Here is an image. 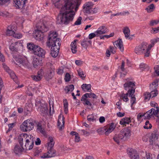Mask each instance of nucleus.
<instances>
[{
  "label": "nucleus",
  "mask_w": 159,
  "mask_h": 159,
  "mask_svg": "<svg viewBox=\"0 0 159 159\" xmlns=\"http://www.w3.org/2000/svg\"><path fill=\"white\" fill-rule=\"evenodd\" d=\"M55 5L57 7H59L58 6V3L61 5L63 3L65 4L64 6L61 7L60 13L57 18V23L68 24L70 21L73 20L74 16L75 14L73 10L75 8L76 11L77 6L73 0H53Z\"/></svg>",
  "instance_id": "obj_1"
},
{
  "label": "nucleus",
  "mask_w": 159,
  "mask_h": 159,
  "mask_svg": "<svg viewBox=\"0 0 159 159\" xmlns=\"http://www.w3.org/2000/svg\"><path fill=\"white\" fill-rule=\"evenodd\" d=\"M46 45L49 47L51 46V54L52 57H56L58 54L61 44V40L57 37L56 31H51L48 36Z\"/></svg>",
  "instance_id": "obj_2"
},
{
  "label": "nucleus",
  "mask_w": 159,
  "mask_h": 159,
  "mask_svg": "<svg viewBox=\"0 0 159 159\" xmlns=\"http://www.w3.org/2000/svg\"><path fill=\"white\" fill-rule=\"evenodd\" d=\"M50 25L48 22L44 21L43 23H39L36 25L37 30H34L33 35L37 40H42L43 38V32L48 30Z\"/></svg>",
  "instance_id": "obj_3"
},
{
  "label": "nucleus",
  "mask_w": 159,
  "mask_h": 159,
  "mask_svg": "<svg viewBox=\"0 0 159 159\" xmlns=\"http://www.w3.org/2000/svg\"><path fill=\"white\" fill-rule=\"evenodd\" d=\"M34 139L32 135L25 134L19 137V142L21 145H23V142H24V146H23L24 150H31L33 148Z\"/></svg>",
  "instance_id": "obj_4"
},
{
  "label": "nucleus",
  "mask_w": 159,
  "mask_h": 159,
  "mask_svg": "<svg viewBox=\"0 0 159 159\" xmlns=\"http://www.w3.org/2000/svg\"><path fill=\"white\" fill-rule=\"evenodd\" d=\"M152 45H148L147 43H143L135 48V52L138 55L144 54L145 57H149Z\"/></svg>",
  "instance_id": "obj_5"
},
{
  "label": "nucleus",
  "mask_w": 159,
  "mask_h": 159,
  "mask_svg": "<svg viewBox=\"0 0 159 159\" xmlns=\"http://www.w3.org/2000/svg\"><path fill=\"white\" fill-rule=\"evenodd\" d=\"M27 48L28 49L32 51L33 53L35 55L39 57H44L46 51L38 45H35L32 43H29L27 44Z\"/></svg>",
  "instance_id": "obj_6"
},
{
  "label": "nucleus",
  "mask_w": 159,
  "mask_h": 159,
  "mask_svg": "<svg viewBox=\"0 0 159 159\" xmlns=\"http://www.w3.org/2000/svg\"><path fill=\"white\" fill-rule=\"evenodd\" d=\"M130 133L131 131L129 129H123L119 134H115L113 139L117 144H119L123 140H126L127 137L130 136Z\"/></svg>",
  "instance_id": "obj_7"
},
{
  "label": "nucleus",
  "mask_w": 159,
  "mask_h": 159,
  "mask_svg": "<svg viewBox=\"0 0 159 159\" xmlns=\"http://www.w3.org/2000/svg\"><path fill=\"white\" fill-rule=\"evenodd\" d=\"M13 60L17 66L20 67L22 66L28 67L29 66V63L26 57L18 55L15 56L13 57Z\"/></svg>",
  "instance_id": "obj_8"
},
{
  "label": "nucleus",
  "mask_w": 159,
  "mask_h": 159,
  "mask_svg": "<svg viewBox=\"0 0 159 159\" xmlns=\"http://www.w3.org/2000/svg\"><path fill=\"white\" fill-rule=\"evenodd\" d=\"M34 124L32 119H27L24 121L20 125L21 130L24 132L30 131L33 129Z\"/></svg>",
  "instance_id": "obj_9"
},
{
  "label": "nucleus",
  "mask_w": 159,
  "mask_h": 159,
  "mask_svg": "<svg viewBox=\"0 0 159 159\" xmlns=\"http://www.w3.org/2000/svg\"><path fill=\"white\" fill-rule=\"evenodd\" d=\"M124 87L125 90H128V93L129 95L134 94L135 88L134 82L127 81L124 84Z\"/></svg>",
  "instance_id": "obj_10"
},
{
  "label": "nucleus",
  "mask_w": 159,
  "mask_h": 159,
  "mask_svg": "<svg viewBox=\"0 0 159 159\" xmlns=\"http://www.w3.org/2000/svg\"><path fill=\"white\" fill-rule=\"evenodd\" d=\"M158 113V107L157 109L152 108L144 114V117L145 119H149L151 118L154 117V116L158 117L157 116Z\"/></svg>",
  "instance_id": "obj_11"
},
{
  "label": "nucleus",
  "mask_w": 159,
  "mask_h": 159,
  "mask_svg": "<svg viewBox=\"0 0 159 159\" xmlns=\"http://www.w3.org/2000/svg\"><path fill=\"white\" fill-rule=\"evenodd\" d=\"M127 151L131 159H139V156L135 150L133 148H128Z\"/></svg>",
  "instance_id": "obj_12"
},
{
  "label": "nucleus",
  "mask_w": 159,
  "mask_h": 159,
  "mask_svg": "<svg viewBox=\"0 0 159 159\" xmlns=\"http://www.w3.org/2000/svg\"><path fill=\"white\" fill-rule=\"evenodd\" d=\"M22 48V44L21 43L16 42L11 44L10 46V49L12 51H17Z\"/></svg>",
  "instance_id": "obj_13"
},
{
  "label": "nucleus",
  "mask_w": 159,
  "mask_h": 159,
  "mask_svg": "<svg viewBox=\"0 0 159 159\" xmlns=\"http://www.w3.org/2000/svg\"><path fill=\"white\" fill-rule=\"evenodd\" d=\"M108 31V29L106 26L105 25H102L98 28V30L95 31V33L97 36H99L100 35L106 34Z\"/></svg>",
  "instance_id": "obj_14"
},
{
  "label": "nucleus",
  "mask_w": 159,
  "mask_h": 159,
  "mask_svg": "<svg viewBox=\"0 0 159 159\" xmlns=\"http://www.w3.org/2000/svg\"><path fill=\"white\" fill-rule=\"evenodd\" d=\"M93 4L92 2H86L84 4L83 11L85 13L89 14L90 13L91 8H92Z\"/></svg>",
  "instance_id": "obj_15"
},
{
  "label": "nucleus",
  "mask_w": 159,
  "mask_h": 159,
  "mask_svg": "<svg viewBox=\"0 0 159 159\" xmlns=\"http://www.w3.org/2000/svg\"><path fill=\"white\" fill-rule=\"evenodd\" d=\"M114 47L116 48H118L121 51H123L124 48L122 40L121 39H119L113 43Z\"/></svg>",
  "instance_id": "obj_16"
},
{
  "label": "nucleus",
  "mask_w": 159,
  "mask_h": 159,
  "mask_svg": "<svg viewBox=\"0 0 159 159\" xmlns=\"http://www.w3.org/2000/svg\"><path fill=\"white\" fill-rule=\"evenodd\" d=\"M47 154L45 153L43 156H41V158H49V157L55 156V152L53 148H51L50 149H47Z\"/></svg>",
  "instance_id": "obj_17"
},
{
  "label": "nucleus",
  "mask_w": 159,
  "mask_h": 159,
  "mask_svg": "<svg viewBox=\"0 0 159 159\" xmlns=\"http://www.w3.org/2000/svg\"><path fill=\"white\" fill-rule=\"evenodd\" d=\"M64 117L63 116L61 115L59 116L58 119L57 125L60 129H63L64 127Z\"/></svg>",
  "instance_id": "obj_18"
},
{
  "label": "nucleus",
  "mask_w": 159,
  "mask_h": 159,
  "mask_svg": "<svg viewBox=\"0 0 159 159\" xmlns=\"http://www.w3.org/2000/svg\"><path fill=\"white\" fill-rule=\"evenodd\" d=\"M158 138V134L156 133H153L151 134L149 139L150 144H153L157 140Z\"/></svg>",
  "instance_id": "obj_19"
},
{
  "label": "nucleus",
  "mask_w": 159,
  "mask_h": 159,
  "mask_svg": "<svg viewBox=\"0 0 159 159\" xmlns=\"http://www.w3.org/2000/svg\"><path fill=\"white\" fill-rule=\"evenodd\" d=\"M15 27L13 25H9L7 27L6 31V34L9 36H13L14 37L15 31L16 30Z\"/></svg>",
  "instance_id": "obj_20"
},
{
  "label": "nucleus",
  "mask_w": 159,
  "mask_h": 159,
  "mask_svg": "<svg viewBox=\"0 0 159 159\" xmlns=\"http://www.w3.org/2000/svg\"><path fill=\"white\" fill-rule=\"evenodd\" d=\"M40 106L39 107V109L41 112L43 114L48 113L47 104L41 103L40 102Z\"/></svg>",
  "instance_id": "obj_21"
},
{
  "label": "nucleus",
  "mask_w": 159,
  "mask_h": 159,
  "mask_svg": "<svg viewBox=\"0 0 159 159\" xmlns=\"http://www.w3.org/2000/svg\"><path fill=\"white\" fill-rule=\"evenodd\" d=\"M123 32L125 34V37L128 39H131V37H130V31L128 27H125L123 29Z\"/></svg>",
  "instance_id": "obj_22"
},
{
  "label": "nucleus",
  "mask_w": 159,
  "mask_h": 159,
  "mask_svg": "<svg viewBox=\"0 0 159 159\" xmlns=\"http://www.w3.org/2000/svg\"><path fill=\"white\" fill-rule=\"evenodd\" d=\"M116 48L115 47L110 46L109 48L106 51V56L107 57H109L111 55V52L113 54H115L116 52Z\"/></svg>",
  "instance_id": "obj_23"
},
{
  "label": "nucleus",
  "mask_w": 159,
  "mask_h": 159,
  "mask_svg": "<svg viewBox=\"0 0 159 159\" xmlns=\"http://www.w3.org/2000/svg\"><path fill=\"white\" fill-rule=\"evenodd\" d=\"M55 143L53 138L52 137H49L48 138L47 142V149H50L51 148H53Z\"/></svg>",
  "instance_id": "obj_24"
},
{
  "label": "nucleus",
  "mask_w": 159,
  "mask_h": 159,
  "mask_svg": "<svg viewBox=\"0 0 159 159\" xmlns=\"http://www.w3.org/2000/svg\"><path fill=\"white\" fill-rule=\"evenodd\" d=\"M54 74L53 69L49 71L45 75V78L47 80H49L52 79Z\"/></svg>",
  "instance_id": "obj_25"
},
{
  "label": "nucleus",
  "mask_w": 159,
  "mask_h": 159,
  "mask_svg": "<svg viewBox=\"0 0 159 159\" xmlns=\"http://www.w3.org/2000/svg\"><path fill=\"white\" fill-rule=\"evenodd\" d=\"M20 146L18 145H16L15 146L14 149V152L16 154H18L20 153L23 150V145H20Z\"/></svg>",
  "instance_id": "obj_26"
},
{
  "label": "nucleus",
  "mask_w": 159,
  "mask_h": 159,
  "mask_svg": "<svg viewBox=\"0 0 159 159\" xmlns=\"http://www.w3.org/2000/svg\"><path fill=\"white\" fill-rule=\"evenodd\" d=\"M76 40H74L71 44V49L73 53H76L77 51Z\"/></svg>",
  "instance_id": "obj_27"
},
{
  "label": "nucleus",
  "mask_w": 159,
  "mask_h": 159,
  "mask_svg": "<svg viewBox=\"0 0 159 159\" xmlns=\"http://www.w3.org/2000/svg\"><path fill=\"white\" fill-rule=\"evenodd\" d=\"M115 126L113 123H111L110 125H109L107 128H106V130L105 132V134L106 135H108L109 133L111 132L112 131L114 130Z\"/></svg>",
  "instance_id": "obj_28"
},
{
  "label": "nucleus",
  "mask_w": 159,
  "mask_h": 159,
  "mask_svg": "<svg viewBox=\"0 0 159 159\" xmlns=\"http://www.w3.org/2000/svg\"><path fill=\"white\" fill-rule=\"evenodd\" d=\"M33 63L34 67H36L37 66L41 65L42 63V60L38 59V58L34 57L33 59Z\"/></svg>",
  "instance_id": "obj_29"
},
{
  "label": "nucleus",
  "mask_w": 159,
  "mask_h": 159,
  "mask_svg": "<svg viewBox=\"0 0 159 159\" xmlns=\"http://www.w3.org/2000/svg\"><path fill=\"white\" fill-rule=\"evenodd\" d=\"M159 80L158 79H156L150 84V87L151 89H156L157 88L158 85V82Z\"/></svg>",
  "instance_id": "obj_30"
},
{
  "label": "nucleus",
  "mask_w": 159,
  "mask_h": 159,
  "mask_svg": "<svg viewBox=\"0 0 159 159\" xmlns=\"http://www.w3.org/2000/svg\"><path fill=\"white\" fill-rule=\"evenodd\" d=\"M32 79L35 81H38L40 80L42 78V71L38 72L37 75H34L31 76Z\"/></svg>",
  "instance_id": "obj_31"
},
{
  "label": "nucleus",
  "mask_w": 159,
  "mask_h": 159,
  "mask_svg": "<svg viewBox=\"0 0 159 159\" xmlns=\"http://www.w3.org/2000/svg\"><path fill=\"white\" fill-rule=\"evenodd\" d=\"M13 4L17 8L23 7L22 0L20 1V0H13Z\"/></svg>",
  "instance_id": "obj_32"
},
{
  "label": "nucleus",
  "mask_w": 159,
  "mask_h": 159,
  "mask_svg": "<svg viewBox=\"0 0 159 159\" xmlns=\"http://www.w3.org/2000/svg\"><path fill=\"white\" fill-rule=\"evenodd\" d=\"M81 100L83 101L84 102L83 103L84 105H86L89 106V107H88V108H93V106L92 104L90 102V101L88 99H86V98L84 99V98H82Z\"/></svg>",
  "instance_id": "obj_33"
},
{
  "label": "nucleus",
  "mask_w": 159,
  "mask_h": 159,
  "mask_svg": "<svg viewBox=\"0 0 159 159\" xmlns=\"http://www.w3.org/2000/svg\"><path fill=\"white\" fill-rule=\"evenodd\" d=\"M131 121L129 117H125L121 119L120 123L121 125H125L126 124H129Z\"/></svg>",
  "instance_id": "obj_34"
},
{
  "label": "nucleus",
  "mask_w": 159,
  "mask_h": 159,
  "mask_svg": "<svg viewBox=\"0 0 159 159\" xmlns=\"http://www.w3.org/2000/svg\"><path fill=\"white\" fill-rule=\"evenodd\" d=\"M83 90L85 92L89 91L91 88V84H83L81 86Z\"/></svg>",
  "instance_id": "obj_35"
},
{
  "label": "nucleus",
  "mask_w": 159,
  "mask_h": 159,
  "mask_svg": "<svg viewBox=\"0 0 159 159\" xmlns=\"http://www.w3.org/2000/svg\"><path fill=\"white\" fill-rule=\"evenodd\" d=\"M74 89V86L73 84H70L67 85L65 88V90L66 93H68L69 92H72Z\"/></svg>",
  "instance_id": "obj_36"
},
{
  "label": "nucleus",
  "mask_w": 159,
  "mask_h": 159,
  "mask_svg": "<svg viewBox=\"0 0 159 159\" xmlns=\"http://www.w3.org/2000/svg\"><path fill=\"white\" fill-rule=\"evenodd\" d=\"M155 8L154 5L153 4H151V5L147 6L145 10L148 13H151L153 11Z\"/></svg>",
  "instance_id": "obj_37"
},
{
  "label": "nucleus",
  "mask_w": 159,
  "mask_h": 159,
  "mask_svg": "<svg viewBox=\"0 0 159 159\" xmlns=\"http://www.w3.org/2000/svg\"><path fill=\"white\" fill-rule=\"evenodd\" d=\"M8 73L10 75V77L15 82H16L17 80V76H16V74L13 71H12L11 70H9Z\"/></svg>",
  "instance_id": "obj_38"
},
{
  "label": "nucleus",
  "mask_w": 159,
  "mask_h": 159,
  "mask_svg": "<svg viewBox=\"0 0 159 159\" xmlns=\"http://www.w3.org/2000/svg\"><path fill=\"white\" fill-rule=\"evenodd\" d=\"M37 130L38 132H39L42 134H44L45 133V130L41 123H39L37 124Z\"/></svg>",
  "instance_id": "obj_39"
},
{
  "label": "nucleus",
  "mask_w": 159,
  "mask_h": 159,
  "mask_svg": "<svg viewBox=\"0 0 159 159\" xmlns=\"http://www.w3.org/2000/svg\"><path fill=\"white\" fill-rule=\"evenodd\" d=\"M77 72L78 75L80 76L82 79H84L85 78L86 75H85L82 69H78V70H77Z\"/></svg>",
  "instance_id": "obj_40"
},
{
  "label": "nucleus",
  "mask_w": 159,
  "mask_h": 159,
  "mask_svg": "<svg viewBox=\"0 0 159 159\" xmlns=\"http://www.w3.org/2000/svg\"><path fill=\"white\" fill-rule=\"evenodd\" d=\"M91 42L90 41H83L81 42V45L84 48H87L89 44H91Z\"/></svg>",
  "instance_id": "obj_41"
},
{
  "label": "nucleus",
  "mask_w": 159,
  "mask_h": 159,
  "mask_svg": "<svg viewBox=\"0 0 159 159\" xmlns=\"http://www.w3.org/2000/svg\"><path fill=\"white\" fill-rule=\"evenodd\" d=\"M129 13L128 11H123L122 12L117 13L116 14H112L111 17H112L113 16H116L119 15H125L126 14H129Z\"/></svg>",
  "instance_id": "obj_42"
},
{
  "label": "nucleus",
  "mask_w": 159,
  "mask_h": 159,
  "mask_svg": "<svg viewBox=\"0 0 159 159\" xmlns=\"http://www.w3.org/2000/svg\"><path fill=\"white\" fill-rule=\"evenodd\" d=\"M64 105V112L66 114L68 113V103L66 100H64L63 101Z\"/></svg>",
  "instance_id": "obj_43"
},
{
  "label": "nucleus",
  "mask_w": 159,
  "mask_h": 159,
  "mask_svg": "<svg viewBox=\"0 0 159 159\" xmlns=\"http://www.w3.org/2000/svg\"><path fill=\"white\" fill-rule=\"evenodd\" d=\"M159 23V19L156 20H152L150 22L149 25L151 26L155 25Z\"/></svg>",
  "instance_id": "obj_44"
},
{
  "label": "nucleus",
  "mask_w": 159,
  "mask_h": 159,
  "mask_svg": "<svg viewBox=\"0 0 159 159\" xmlns=\"http://www.w3.org/2000/svg\"><path fill=\"white\" fill-rule=\"evenodd\" d=\"M114 35V33H111L109 35H105L103 36H100V38L101 39H104L105 38H109L110 37H112Z\"/></svg>",
  "instance_id": "obj_45"
},
{
  "label": "nucleus",
  "mask_w": 159,
  "mask_h": 159,
  "mask_svg": "<svg viewBox=\"0 0 159 159\" xmlns=\"http://www.w3.org/2000/svg\"><path fill=\"white\" fill-rule=\"evenodd\" d=\"M49 104L50 105V110H49V113L50 115H52L53 114L54 110H53V103L52 102H51L50 100L49 102Z\"/></svg>",
  "instance_id": "obj_46"
},
{
  "label": "nucleus",
  "mask_w": 159,
  "mask_h": 159,
  "mask_svg": "<svg viewBox=\"0 0 159 159\" xmlns=\"http://www.w3.org/2000/svg\"><path fill=\"white\" fill-rule=\"evenodd\" d=\"M129 97H131V100H130L131 103V106L132 107L134 103H136V98L134 94H132L130 95H129Z\"/></svg>",
  "instance_id": "obj_47"
},
{
  "label": "nucleus",
  "mask_w": 159,
  "mask_h": 159,
  "mask_svg": "<svg viewBox=\"0 0 159 159\" xmlns=\"http://www.w3.org/2000/svg\"><path fill=\"white\" fill-rule=\"evenodd\" d=\"M158 41H159V38H158V37H157L156 38H155L152 39L151 40V42L152 44H150V45L152 46V47L154 46L155 43H157Z\"/></svg>",
  "instance_id": "obj_48"
},
{
  "label": "nucleus",
  "mask_w": 159,
  "mask_h": 159,
  "mask_svg": "<svg viewBox=\"0 0 159 159\" xmlns=\"http://www.w3.org/2000/svg\"><path fill=\"white\" fill-rule=\"evenodd\" d=\"M145 129H150L152 127V125L150 123L149 121H146L145 124V125L143 126Z\"/></svg>",
  "instance_id": "obj_49"
},
{
  "label": "nucleus",
  "mask_w": 159,
  "mask_h": 159,
  "mask_svg": "<svg viewBox=\"0 0 159 159\" xmlns=\"http://www.w3.org/2000/svg\"><path fill=\"white\" fill-rule=\"evenodd\" d=\"M159 32V26L156 28H152L150 32L152 34H155Z\"/></svg>",
  "instance_id": "obj_50"
},
{
  "label": "nucleus",
  "mask_w": 159,
  "mask_h": 159,
  "mask_svg": "<svg viewBox=\"0 0 159 159\" xmlns=\"http://www.w3.org/2000/svg\"><path fill=\"white\" fill-rule=\"evenodd\" d=\"M128 95H129V93L127 92L125 94H123L121 95V98H122L123 101L125 102H127L129 99L127 97Z\"/></svg>",
  "instance_id": "obj_51"
},
{
  "label": "nucleus",
  "mask_w": 159,
  "mask_h": 159,
  "mask_svg": "<svg viewBox=\"0 0 159 159\" xmlns=\"http://www.w3.org/2000/svg\"><path fill=\"white\" fill-rule=\"evenodd\" d=\"M106 130V127H103V128H100L98 129L97 131L98 134H102L104 133H105Z\"/></svg>",
  "instance_id": "obj_52"
},
{
  "label": "nucleus",
  "mask_w": 159,
  "mask_h": 159,
  "mask_svg": "<svg viewBox=\"0 0 159 159\" xmlns=\"http://www.w3.org/2000/svg\"><path fill=\"white\" fill-rule=\"evenodd\" d=\"M87 119L89 121H93L96 120V118L93 114H90V115L88 116Z\"/></svg>",
  "instance_id": "obj_53"
},
{
  "label": "nucleus",
  "mask_w": 159,
  "mask_h": 159,
  "mask_svg": "<svg viewBox=\"0 0 159 159\" xmlns=\"http://www.w3.org/2000/svg\"><path fill=\"white\" fill-rule=\"evenodd\" d=\"M152 90L150 92L151 97H154L157 96L158 93L156 89H152Z\"/></svg>",
  "instance_id": "obj_54"
},
{
  "label": "nucleus",
  "mask_w": 159,
  "mask_h": 159,
  "mask_svg": "<svg viewBox=\"0 0 159 159\" xmlns=\"http://www.w3.org/2000/svg\"><path fill=\"white\" fill-rule=\"evenodd\" d=\"M3 86V82L1 79H0V103L2 102V96L0 94L2 88Z\"/></svg>",
  "instance_id": "obj_55"
},
{
  "label": "nucleus",
  "mask_w": 159,
  "mask_h": 159,
  "mask_svg": "<svg viewBox=\"0 0 159 159\" xmlns=\"http://www.w3.org/2000/svg\"><path fill=\"white\" fill-rule=\"evenodd\" d=\"M140 68L142 70L148 68V66L144 63H141L140 65Z\"/></svg>",
  "instance_id": "obj_56"
},
{
  "label": "nucleus",
  "mask_w": 159,
  "mask_h": 159,
  "mask_svg": "<svg viewBox=\"0 0 159 159\" xmlns=\"http://www.w3.org/2000/svg\"><path fill=\"white\" fill-rule=\"evenodd\" d=\"M82 20V18L81 16H79V17L77 19L76 21L74 23L75 25H80L81 23V21Z\"/></svg>",
  "instance_id": "obj_57"
},
{
  "label": "nucleus",
  "mask_w": 159,
  "mask_h": 159,
  "mask_svg": "<svg viewBox=\"0 0 159 159\" xmlns=\"http://www.w3.org/2000/svg\"><path fill=\"white\" fill-rule=\"evenodd\" d=\"M145 99L149 100L151 97V93L149 92H145L144 94Z\"/></svg>",
  "instance_id": "obj_58"
},
{
  "label": "nucleus",
  "mask_w": 159,
  "mask_h": 159,
  "mask_svg": "<svg viewBox=\"0 0 159 159\" xmlns=\"http://www.w3.org/2000/svg\"><path fill=\"white\" fill-rule=\"evenodd\" d=\"M91 97V93H85L84 95H83V96H82V98H88V97Z\"/></svg>",
  "instance_id": "obj_59"
},
{
  "label": "nucleus",
  "mask_w": 159,
  "mask_h": 159,
  "mask_svg": "<svg viewBox=\"0 0 159 159\" xmlns=\"http://www.w3.org/2000/svg\"><path fill=\"white\" fill-rule=\"evenodd\" d=\"M95 36H97L95 32V33H92L89 34V39H91L95 37Z\"/></svg>",
  "instance_id": "obj_60"
},
{
  "label": "nucleus",
  "mask_w": 159,
  "mask_h": 159,
  "mask_svg": "<svg viewBox=\"0 0 159 159\" xmlns=\"http://www.w3.org/2000/svg\"><path fill=\"white\" fill-rule=\"evenodd\" d=\"M70 76L69 73H67L65 75V79L66 82H68L70 80Z\"/></svg>",
  "instance_id": "obj_61"
},
{
  "label": "nucleus",
  "mask_w": 159,
  "mask_h": 159,
  "mask_svg": "<svg viewBox=\"0 0 159 159\" xmlns=\"http://www.w3.org/2000/svg\"><path fill=\"white\" fill-rule=\"evenodd\" d=\"M14 37L16 38L20 39L22 37V35L20 33H15L14 31Z\"/></svg>",
  "instance_id": "obj_62"
},
{
  "label": "nucleus",
  "mask_w": 159,
  "mask_h": 159,
  "mask_svg": "<svg viewBox=\"0 0 159 159\" xmlns=\"http://www.w3.org/2000/svg\"><path fill=\"white\" fill-rule=\"evenodd\" d=\"M155 72L156 74L158 75H159V66H156L154 68Z\"/></svg>",
  "instance_id": "obj_63"
},
{
  "label": "nucleus",
  "mask_w": 159,
  "mask_h": 159,
  "mask_svg": "<svg viewBox=\"0 0 159 159\" xmlns=\"http://www.w3.org/2000/svg\"><path fill=\"white\" fill-rule=\"evenodd\" d=\"M80 136L77 133L75 135V141L76 142H79L80 140Z\"/></svg>",
  "instance_id": "obj_64"
}]
</instances>
